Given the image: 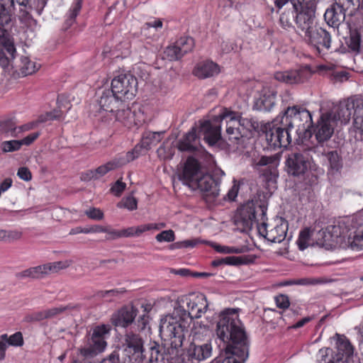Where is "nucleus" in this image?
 I'll list each match as a JSON object with an SVG mask.
<instances>
[{
	"label": "nucleus",
	"instance_id": "obj_15",
	"mask_svg": "<svg viewBox=\"0 0 363 363\" xmlns=\"http://www.w3.org/2000/svg\"><path fill=\"white\" fill-rule=\"evenodd\" d=\"M111 89L125 101L130 100L137 93L138 80L130 73L118 74L112 79Z\"/></svg>",
	"mask_w": 363,
	"mask_h": 363
},
{
	"label": "nucleus",
	"instance_id": "obj_23",
	"mask_svg": "<svg viewBox=\"0 0 363 363\" xmlns=\"http://www.w3.org/2000/svg\"><path fill=\"white\" fill-rule=\"evenodd\" d=\"M199 133V126L192 127L191 130L186 133L184 137L177 143V148L181 152H194L199 150L200 146V135ZM203 135V133H202Z\"/></svg>",
	"mask_w": 363,
	"mask_h": 363
},
{
	"label": "nucleus",
	"instance_id": "obj_16",
	"mask_svg": "<svg viewBox=\"0 0 363 363\" xmlns=\"http://www.w3.org/2000/svg\"><path fill=\"white\" fill-rule=\"evenodd\" d=\"M125 107H121L115 113L116 120L128 128L142 125L146 119L143 111L140 108L129 107L127 101Z\"/></svg>",
	"mask_w": 363,
	"mask_h": 363
},
{
	"label": "nucleus",
	"instance_id": "obj_48",
	"mask_svg": "<svg viewBox=\"0 0 363 363\" xmlns=\"http://www.w3.org/2000/svg\"><path fill=\"white\" fill-rule=\"evenodd\" d=\"M336 4L345 9L355 10L357 8L363 6V0H335Z\"/></svg>",
	"mask_w": 363,
	"mask_h": 363
},
{
	"label": "nucleus",
	"instance_id": "obj_42",
	"mask_svg": "<svg viewBox=\"0 0 363 363\" xmlns=\"http://www.w3.org/2000/svg\"><path fill=\"white\" fill-rule=\"evenodd\" d=\"M0 339L6 340L8 345L13 347H21L24 344L23 337L21 332H16L9 336L7 334H2Z\"/></svg>",
	"mask_w": 363,
	"mask_h": 363
},
{
	"label": "nucleus",
	"instance_id": "obj_26",
	"mask_svg": "<svg viewBox=\"0 0 363 363\" xmlns=\"http://www.w3.org/2000/svg\"><path fill=\"white\" fill-rule=\"evenodd\" d=\"M361 99H348L344 102H341L336 111L335 116L342 123H347L353 116V112L357 109V106L361 104Z\"/></svg>",
	"mask_w": 363,
	"mask_h": 363
},
{
	"label": "nucleus",
	"instance_id": "obj_37",
	"mask_svg": "<svg viewBox=\"0 0 363 363\" xmlns=\"http://www.w3.org/2000/svg\"><path fill=\"white\" fill-rule=\"evenodd\" d=\"M362 38L359 30H350V35L346 39L348 48L354 52H359L361 47Z\"/></svg>",
	"mask_w": 363,
	"mask_h": 363
},
{
	"label": "nucleus",
	"instance_id": "obj_35",
	"mask_svg": "<svg viewBox=\"0 0 363 363\" xmlns=\"http://www.w3.org/2000/svg\"><path fill=\"white\" fill-rule=\"evenodd\" d=\"M357 10L351 13L350 17L347 22L349 30H361L363 29V6L357 8Z\"/></svg>",
	"mask_w": 363,
	"mask_h": 363
},
{
	"label": "nucleus",
	"instance_id": "obj_64",
	"mask_svg": "<svg viewBox=\"0 0 363 363\" xmlns=\"http://www.w3.org/2000/svg\"><path fill=\"white\" fill-rule=\"evenodd\" d=\"M211 363H244L240 362L235 357H226L225 358L217 357L211 362Z\"/></svg>",
	"mask_w": 363,
	"mask_h": 363
},
{
	"label": "nucleus",
	"instance_id": "obj_1",
	"mask_svg": "<svg viewBox=\"0 0 363 363\" xmlns=\"http://www.w3.org/2000/svg\"><path fill=\"white\" fill-rule=\"evenodd\" d=\"M184 306L179 305L173 315L161 320L160 331L171 340L172 347L177 348L183 345L185 334L194 318H199L208 309V303L202 293L189 294L182 299Z\"/></svg>",
	"mask_w": 363,
	"mask_h": 363
},
{
	"label": "nucleus",
	"instance_id": "obj_52",
	"mask_svg": "<svg viewBox=\"0 0 363 363\" xmlns=\"http://www.w3.org/2000/svg\"><path fill=\"white\" fill-rule=\"evenodd\" d=\"M274 301L277 308L286 310L290 306L289 297L286 294H280L274 297Z\"/></svg>",
	"mask_w": 363,
	"mask_h": 363
},
{
	"label": "nucleus",
	"instance_id": "obj_36",
	"mask_svg": "<svg viewBox=\"0 0 363 363\" xmlns=\"http://www.w3.org/2000/svg\"><path fill=\"white\" fill-rule=\"evenodd\" d=\"M293 6V10H288L284 11L279 18V23L281 26L286 29L294 28L293 22L294 21L296 23V16L297 11L294 8V4L291 3Z\"/></svg>",
	"mask_w": 363,
	"mask_h": 363
},
{
	"label": "nucleus",
	"instance_id": "obj_46",
	"mask_svg": "<svg viewBox=\"0 0 363 363\" xmlns=\"http://www.w3.org/2000/svg\"><path fill=\"white\" fill-rule=\"evenodd\" d=\"M22 236V233L17 230H6L0 229V241L11 242L19 240Z\"/></svg>",
	"mask_w": 363,
	"mask_h": 363
},
{
	"label": "nucleus",
	"instance_id": "obj_47",
	"mask_svg": "<svg viewBox=\"0 0 363 363\" xmlns=\"http://www.w3.org/2000/svg\"><path fill=\"white\" fill-rule=\"evenodd\" d=\"M145 232H146L145 224L121 230L122 238L138 237Z\"/></svg>",
	"mask_w": 363,
	"mask_h": 363
},
{
	"label": "nucleus",
	"instance_id": "obj_51",
	"mask_svg": "<svg viewBox=\"0 0 363 363\" xmlns=\"http://www.w3.org/2000/svg\"><path fill=\"white\" fill-rule=\"evenodd\" d=\"M155 239L159 242H173L175 240V233L172 230H163L156 235Z\"/></svg>",
	"mask_w": 363,
	"mask_h": 363
},
{
	"label": "nucleus",
	"instance_id": "obj_29",
	"mask_svg": "<svg viewBox=\"0 0 363 363\" xmlns=\"http://www.w3.org/2000/svg\"><path fill=\"white\" fill-rule=\"evenodd\" d=\"M253 261L254 259L251 256H229L224 258L215 259L212 262L211 264L213 267H218L222 264L238 266L241 264L251 263Z\"/></svg>",
	"mask_w": 363,
	"mask_h": 363
},
{
	"label": "nucleus",
	"instance_id": "obj_33",
	"mask_svg": "<svg viewBox=\"0 0 363 363\" xmlns=\"http://www.w3.org/2000/svg\"><path fill=\"white\" fill-rule=\"evenodd\" d=\"M208 327L201 322H194L193 327L191 329L190 336L192 337L191 341H195L196 339L200 341H206L210 339Z\"/></svg>",
	"mask_w": 363,
	"mask_h": 363
},
{
	"label": "nucleus",
	"instance_id": "obj_39",
	"mask_svg": "<svg viewBox=\"0 0 363 363\" xmlns=\"http://www.w3.org/2000/svg\"><path fill=\"white\" fill-rule=\"evenodd\" d=\"M38 69L35 62L31 61L28 57H21L20 71L23 76L32 74L38 70Z\"/></svg>",
	"mask_w": 363,
	"mask_h": 363
},
{
	"label": "nucleus",
	"instance_id": "obj_62",
	"mask_svg": "<svg viewBox=\"0 0 363 363\" xmlns=\"http://www.w3.org/2000/svg\"><path fill=\"white\" fill-rule=\"evenodd\" d=\"M17 176L26 182H28L31 180L32 179V174L30 171V169L26 167H21L18 169L17 172Z\"/></svg>",
	"mask_w": 363,
	"mask_h": 363
},
{
	"label": "nucleus",
	"instance_id": "obj_18",
	"mask_svg": "<svg viewBox=\"0 0 363 363\" xmlns=\"http://www.w3.org/2000/svg\"><path fill=\"white\" fill-rule=\"evenodd\" d=\"M312 135L314 134L318 144L328 141L334 133V121L330 113L320 115L315 125L311 128Z\"/></svg>",
	"mask_w": 363,
	"mask_h": 363
},
{
	"label": "nucleus",
	"instance_id": "obj_55",
	"mask_svg": "<svg viewBox=\"0 0 363 363\" xmlns=\"http://www.w3.org/2000/svg\"><path fill=\"white\" fill-rule=\"evenodd\" d=\"M197 240H186L172 244L169 248L171 250H175L181 248L194 247L197 245Z\"/></svg>",
	"mask_w": 363,
	"mask_h": 363
},
{
	"label": "nucleus",
	"instance_id": "obj_8",
	"mask_svg": "<svg viewBox=\"0 0 363 363\" xmlns=\"http://www.w3.org/2000/svg\"><path fill=\"white\" fill-rule=\"evenodd\" d=\"M286 125L291 129L296 128V133L298 136V143L302 145H306L307 143H311L313 127L312 115L309 111L303 107L294 106L288 107L283 116Z\"/></svg>",
	"mask_w": 363,
	"mask_h": 363
},
{
	"label": "nucleus",
	"instance_id": "obj_56",
	"mask_svg": "<svg viewBox=\"0 0 363 363\" xmlns=\"http://www.w3.org/2000/svg\"><path fill=\"white\" fill-rule=\"evenodd\" d=\"M86 215L90 219L100 220L104 218V214L101 210L97 208H90L85 211Z\"/></svg>",
	"mask_w": 363,
	"mask_h": 363
},
{
	"label": "nucleus",
	"instance_id": "obj_27",
	"mask_svg": "<svg viewBox=\"0 0 363 363\" xmlns=\"http://www.w3.org/2000/svg\"><path fill=\"white\" fill-rule=\"evenodd\" d=\"M346 11L347 9L342 8L335 2L325 11L324 18L330 26L338 28L345 20Z\"/></svg>",
	"mask_w": 363,
	"mask_h": 363
},
{
	"label": "nucleus",
	"instance_id": "obj_11",
	"mask_svg": "<svg viewBox=\"0 0 363 363\" xmlns=\"http://www.w3.org/2000/svg\"><path fill=\"white\" fill-rule=\"evenodd\" d=\"M111 328L108 325H99L93 328L92 334L87 337L84 347L79 349V354L85 359L91 358L102 352L106 345V337Z\"/></svg>",
	"mask_w": 363,
	"mask_h": 363
},
{
	"label": "nucleus",
	"instance_id": "obj_14",
	"mask_svg": "<svg viewBox=\"0 0 363 363\" xmlns=\"http://www.w3.org/2000/svg\"><path fill=\"white\" fill-rule=\"evenodd\" d=\"M142 337L132 331L127 332L124 337L123 353L128 363H143L146 358Z\"/></svg>",
	"mask_w": 363,
	"mask_h": 363
},
{
	"label": "nucleus",
	"instance_id": "obj_2",
	"mask_svg": "<svg viewBox=\"0 0 363 363\" xmlns=\"http://www.w3.org/2000/svg\"><path fill=\"white\" fill-rule=\"evenodd\" d=\"M216 335L223 344L226 354L238 357L240 362L246 361L249 355L250 340L240 319L239 309L228 308L219 313Z\"/></svg>",
	"mask_w": 363,
	"mask_h": 363
},
{
	"label": "nucleus",
	"instance_id": "obj_54",
	"mask_svg": "<svg viewBox=\"0 0 363 363\" xmlns=\"http://www.w3.org/2000/svg\"><path fill=\"white\" fill-rule=\"evenodd\" d=\"M149 357L145 358L143 363H153L157 362L158 361V357L160 355L159 345H155L149 347ZM145 354L147 355L145 353Z\"/></svg>",
	"mask_w": 363,
	"mask_h": 363
},
{
	"label": "nucleus",
	"instance_id": "obj_7",
	"mask_svg": "<svg viewBox=\"0 0 363 363\" xmlns=\"http://www.w3.org/2000/svg\"><path fill=\"white\" fill-rule=\"evenodd\" d=\"M46 0H0V25L6 26L11 21V16L16 11L20 22L27 27L36 24L32 13H42Z\"/></svg>",
	"mask_w": 363,
	"mask_h": 363
},
{
	"label": "nucleus",
	"instance_id": "obj_12",
	"mask_svg": "<svg viewBox=\"0 0 363 363\" xmlns=\"http://www.w3.org/2000/svg\"><path fill=\"white\" fill-rule=\"evenodd\" d=\"M266 138L274 147H286L291 143V128L286 125L284 118L277 116L266 126Z\"/></svg>",
	"mask_w": 363,
	"mask_h": 363
},
{
	"label": "nucleus",
	"instance_id": "obj_32",
	"mask_svg": "<svg viewBox=\"0 0 363 363\" xmlns=\"http://www.w3.org/2000/svg\"><path fill=\"white\" fill-rule=\"evenodd\" d=\"M17 123L14 118H8L0 121V134L16 138L18 136Z\"/></svg>",
	"mask_w": 363,
	"mask_h": 363
},
{
	"label": "nucleus",
	"instance_id": "obj_57",
	"mask_svg": "<svg viewBox=\"0 0 363 363\" xmlns=\"http://www.w3.org/2000/svg\"><path fill=\"white\" fill-rule=\"evenodd\" d=\"M44 319H46L45 311L35 312L31 314H28L25 317V320L26 322L40 321Z\"/></svg>",
	"mask_w": 363,
	"mask_h": 363
},
{
	"label": "nucleus",
	"instance_id": "obj_44",
	"mask_svg": "<svg viewBox=\"0 0 363 363\" xmlns=\"http://www.w3.org/2000/svg\"><path fill=\"white\" fill-rule=\"evenodd\" d=\"M311 235V232L310 229L308 228H306L301 230L296 241L299 250H304L308 247Z\"/></svg>",
	"mask_w": 363,
	"mask_h": 363
},
{
	"label": "nucleus",
	"instance_id": "obj_58",
	"mask_svg": "<svg viewBox=\"0 0 363 363\" xmlns=\"http://www.w3.org/2000/svg\"><path fill=\"white\" fill-rule=\"evenodd\" d=\"M112 165L113 164H111L109 161L95 169V172L96 173L98 179L101 177H103L110 171L113 170Z\"/></svg>",
	"mask_w": 363,
	"mask_h": 363
},
{
	"label": "nucleus",
	"instance_id": "obj_40",
	"mask_svg": "<svg viewBox=\"0 0 363 363\" xmlns=\"http://www.w3.org/2000/svg\"><path fill=\"white\" fill-rule=\"evenodd\" d=\"M134 160V156H133V152H126L125 154H122L116 156L112 160L110 161L111 164H113V170L121 167L128 163Z\"/></svg>",
	"mask_w": 363,
	"mask_h": 363
},
{
	"label": "nucleus",
	"instance_id": "obj_43",
	"mask_svg": "<svg viewBox=\"0 0 363 363\" xmlns=\"http://www.w3.org/2000/svg\"><path fill=\"white\" fill-rule=\"evenodd\" d=\"M58 108L54 109L46 113V116H40V122H45L47 120H59L63 115V111L62 110V105L61 104V98H57Z\"/></svg>",
	"mask_w": 363,
	"mask_h": 363
},
{
	"label": "nucleus",
	"instance_id": "obj_53",
	"mask_svg": "<svg viewBox=\"0 0 363 363\" xmlns=\"http://www.w3.org/2000/svg\"><path fill=\"white\" fill-rule=\"evenodd\" d=\"M327 158L332 169L337 170L341 167L340 156L337 151L328 152Z\"/></svg>",
	"mask_w": 363,
	"mask_h": 363
},
{
	"label": "nucleus",
	"instance_id": "obj_63",
	"mask_svg": "<svg viewBox=\"0 0 363 363\" xmlns=\"http://www.w3.org/2000/svg\"><path fill=\"white\" fill-rule=\"evenodd\" d=\"M40 135V133L36 132V133H32L27 135L26 137L23 138L22 140H20L19 142L21 143V146L22 145H30L32 144L35 140H37L39 136Z\"/></svg>",
	"mask_w": 363,
	"mask_h": 363
},
{
	"label": "nucleus",
	"instance_id": "obj_20",
	"mask_svg": "<svg viewBox=\"0 0 363 363\" xmlns=\"http://www.w3.org/2000/svg\"><path fill=\"white\" fill-rule=\"evenodd\" d=\"M346 245L352 250H363V209L353 221L352 228L350 230Z\"/></svg>",
	"mask_w": 363,
	"mask_h": 363
},
{
	"label": "nucleus",
	"instance_id": "obj_4",
	"mask_svg": "<svg viewBox=\"0 0 363 363\" xmlns=\"http://www.w3.org/2000/svg\"><path fill=\"white\" fill-rule=\"evenodd\" d=\"M296 10V26L304 33L306 41L313 47L318 56H323V49L328 50L331 47V35L325 29L313 28L315 9L313 4L306 0H289Z\"/></svg>",
	"mask_w": 363,
	"mask_h": 363
},
{
	"label": "nucleus",
	"instance_id": "obj_5",
	"mask_svg": "<svg viewBox=\"0 0 363 363\" xmlns=\"http://www.w3.org/2000/svg\"><path fill=\"white\" fill-rule=\"evenodd\" d=\"M179 179L193 190H199L206 197L216 198L219 194L220 181L205 172L201 162L193 156L186 158Z\"/></svg>",
	"mask_w": 363,
	"mask_h": 363
},
{
	"label": "nucleus",
	"instance_id": "obj_22",
	"mask_svg": "<svg viewBox=\"0 0 363 363\" xmlns=\"http://www.w3.org/2000/svg\"><path fill=\"white\" fill-rule=\"evenodd\" d=\"M126 101L116 93H113L111 89H106L103 91L99 99L100 108L104 111L110 113H116V111L121 107H125Z\"/></svg>",
	"mask_w": 363,
	"mask_h": 363
},
{
	"label": "nucleus",
	"instance_id": "obj_28",
	"mask_svg": "<svg viewBox=\"0 0 363 363\" xmlns=\"http://www.w3.org/2000/svg\"><path fill=\"white\" fill-rule=\"evenodd\" d=\"M33 267L35 274V279H41L45 275H48L50 273L57 272L60 269L66 268L67 265L62 262H55Z\"/></svg>",
	"mask_w": 363,
	"mask_h": 363
},
{
	"label": "nucleus",
	"instance_id": "obj_59",
	"mask_svg": "<svg viewBox=\"0 0 363 363\" xmlns=\"http://www.w3.org/2000/svg\"><path fill=\"white\" fill-rule=\"evenodd\" d=\"M9 55L6 51L2 48V50L0 52V67H1L4 70H6L9 69V67L10 65V57H11L10 55L7 56Z\"/></svg>",
	"mask_w": 363,
	"mask_h": 363
},
{
	"label": "nucleus",
	"instance_id": "obj_49",
	"mask_svg": "<svg viewBox=\"0 0 363 363\" xmlns=\"http://www.w3.org/2000/svg\"><path fill=\"white\" fill-rule=\"evenodd\" d=\"M21 147L19 140H13L4 141L1 144V148L3 152H14L20 150Z\"/></svg>",
	"mask_w": 363,
	"mask_h": 363
},
{
	"label": "nucleus",
	"instance_id": "obj_24",
	"mask_svg": "<svg viewBox=\"0 0 363 363\" xmlns=\"http://www.w3.org/2000/svg\"><path fill=\"white\" fill-rule=\"evenodd\" d=\"M137 313L138 310L133 306H123L113 314L111 323L116 327L126 328L133 322Z\"/></svg>",
	"mask_w": 363,
	"mask_h": 363
},
{
	"label": "nucleus",
	"instance_id": "obj_17",
	"mask_svg": "<svg viewBox=\"0 0 363 363\" xmlns=\"http://www.w3.org/2000/svg\"><path fill=\"white\" fill-rule=\"evenodd\" d=\"M315 72L310 65H304L298 69L274 73V79L289 84L304 83Z\"/></svg>",
	"mask_w": 363,
	"mask_h": 363
},
{
	"label": "nucleus",
	"instance_id": "obj_21",
	"mask_svg": "<svg viewBox=\"0 0 363 363\" xmlns=\"http://www.w3.org/2000/svg\"><path fill=\"white\" fill-rule=\"evenodd\" d=\"M82 7V0H74L69 9L64 17L61 30L70 37L79 33L77 17Z\"/></svg>",
	"mask_w": 363,
	"mask_h": 363
},
{
	"label": "nucleus",
	"instance_id": "obj_60",
	"mask_svg": "<svg viewBox=\"0 0 363 363\" xmlns=\"http://www.w3.org/2000/svg\"><path fill=\"white\" fill-rule=\"evenodd\" d=\"M68 308L67 306H60L52 308L45 311L46 315V319L53 318L58 314H60L65 311Z\"/></svg>",
	"mask_w": 363,
	"mask_h": 363
},
{
	"label": "nucleus",
	"instance_id": "obj_61",
	"mask_svg": "<svg viewBox=\"0 0 363 363\" xmlns=\"http://www.w3.org/2000/svg\"><path fill=\"white\" fill-rule=\"evenodd\" d=\"M126 187L125 183L121 180H117L115 184L111 186V191L116 196H120Z\"/></svg>",
	"mask_w": 363,
	"mask_h": 363
},
{
	"label": "nucleus",
	"instance_id": "obj_25",
	"mask_svg": "<svg viewBox=\"0 0 363 363\" xmlns=\"http://www.w3.org/2000/svg\"><path fill=\"white\" fill-rule=\"evenodd\" d=\"M220 72V66L211 60L197 62L192 71L193 74L201 79L213 77Z\"/></svg>",
	"mask_w": 363,
	"mask_h": 363
},
{
	"label": "nucleus",
	"instance_id": "obj_34",
	"mask_svg": "<svg viewBox=\"0 0 363 363\" xmlns=\"http://www.w3.org/2000/svg\"><path fill=\"white\" fill-rule=\"evenodd\" d=\"M4 26L0 25V45L13 57L16 53V48L9 32L3 28Z\"/></svg>",
	"mask_w": 363,
	"mask_h": 363
},
{
	"label": "nucleus",
	"instance_id": "obj_9",
	"mask_svg": "<svg viewBox=\"0 0 363 363\" xmlns=\"http://www.w3.org/2000/svg\"><path fill=\"white\" fill-rule=\"evenodd\" d=\"M304 148L302 152H291L288 155L285 164L286 172L294 177L304 176L311 169L313 157L311 152H316L320 147L318 145L307 143L303 145Z\"/></svg>",
	"mask_w": 363,
	"mask_h": 363
},
{
	"label": "nucleus",
	"instance_id": "obj_45",
	"mask_svg": "<svg viewBox=\"0 0 363 363\" xmlns=\"http://www.w3.org/2000/svg\"><path fill=\"white\" fill-rule=\"evenodd\" d=\"M157 153L158 157L164 160H171L174 155V147L165 143L157 149Z\"/></svg>",
	"mask_w": 363,
	"mask_h": 363
},
{
	"label": "nucleus",
	"instance_id": "obj_31",
	"mask_svg": "<svg viewBox=\"0 0 363 363\" xmlns=\"http://www.w3.org/2000/svg\"><path fill=\"white\" fill-rule=\"evenodd\" d=\"M164 132L145 131L143 133L141 145L145 150H148L152 146L157 145L162 139Z\"/></svg>",
	"mask_w": 363,
	"mask_h": 363
},
{
	"label": "nucleus",
	"instance_id": "obj_50",
	"mask_svg": "<svg viewBox=\"0 0 363 363\" xmlns=\"http://www.w3.org/2000/svg\"><path fill=\"white\" fill-rule=\"evenodd\" d=\"M118 207L127 208L129 211H134L138 208V201L133 196H128L118 203Z\"/></svg>",
	"mask_w": 363,
	"mask_h": 363
},
{
	"label": "nucleus",
	"instance_id": "obj_38",
	"mask_svg": "<svg viewBox=\"0 0 363 363\" xmlns=\"http://www.w3.org/2000/svg\"><path fill=\"white\" fill-rule=\"evenodd\" d=\"M353 125L354 128L363 136V99L361 104H359L353 112Z\"/></svg>",
	"mask_w": 363,
	"mask_h": 363
},
{
	"label": "nucleus",
	"instance_id": "obj_10",
	"mask_svg": "<svg viewBox=\"0 0 363 363\" xmlns=\"http://www.w3.org/2000/svg\"><path fill=\"white\" fill-rule=\"evenodd\" d=\"M335 349L323 347L318 351L320 363H349L354 348L344 335H337Z\"/></svg>",
	"mask_w": 363,
	"mask_h": 363
},
{
	"label": "nucleus",
	"instance_id": "obj_3",
	"mask_svg": "<svg viewBox=\"0 0 363 363\" xmlns=\"http://www.w3.org/2000/svg\"><path fill=\"white\" fill-rule=\"evenodd\" d=\"M267 205L264 201L252 200L242 205L235 215L236 221L240 222L245 228H251L257 224L259 233L271 242H282L287 233L288 222L279 218L274 223L267 225Z\"/></svg>",
	"mask_w": 363,
	"mask_h": 363
},
{
	"label": "nucleus",
	"instance_id": "obj_19",
	"mask_svg": "<svg viewBox=\"0 0 363 363\" xmlns=\"http://www.w3.org/2000/svg\"><path fill=\"white\" fill-rule=\"evenodd\" d=\"M194 41L191 37H181L175 43L169 45L164 51V57L169 61L180 60L185 54L191 52L194 48Z\"/></svg>",
	"mask_w": 363,
	"mask_h": 363
},
{
	"label": "nucleus",
	"instance_id": "obj_13",
	"mask_svg": "<svg viewBox=\"0 0 363 363\" xmlns=\"http://www.w3.org/2000/svg\"><path fill=\"white\" fill-rule=\"evenodd\" d=\"M212 350L211 339L206 341L196 339L177 357V363H199L211 357Z\"/></svg>",
	"mask_w": 363,
	"mask_h": 363
},
{
	"label": "nucleus",
	"instance_id": "obj_41",
	"mask_svg": "<svg viewBox=\"0 0 363 363\" xmlns=\"http://www.w3.org/2000/svg\"><path fill=\"white\" fill-rule=\"evenodd\" d=\"M125 292V290L113 289L111 290L99 291L95 296L98 298H101L105 301H113L116 297Z\"/></svg>",
	"mask_w": 363,
	"mask_h": 363
},
{
	"label": "nucleus",
	"instance_id": "obj_6",
	"mask_svg": "<svg viewBox=\"0 0 363 363\" xmlns=\"http://www.w3.org/2000/svg\"><path fill=\"white\" fill-rule=\"evenodd\" d=\"M226 121V133L229 140H238L245 136L240 128V116L223 108V111L212 120L199 121V130L203 133L204 140L209 145H215L221 138V122Z\"/></svg>",
	"mask_w": 363,
	"mask_h": 363
},
{
	"label": "nucleus",
	"instance_id": "obj_30",
	"mask_svg": "<svg viewBox=\"0 0 363 363\" xmlns=\"http://www.w3.org/2000/svg\"><path fill=\"white\" fill-rule=\"evenodd\" d=\"M261 177L265 183L266 188L270 189L275 188L277 179L278 177V171L274 165H270L262 169Z\"/></svg>",
	"mask_w": 363,
	"mask_h": 363
}]
</instances>
